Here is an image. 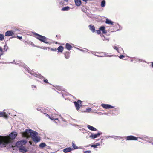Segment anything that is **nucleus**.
<instances>
[{
  "label": "nucleus",
  "instance_id": "1",
  "mask_svg": "<svg viewBox=\"0 0 153 153\" xmlns=\"http://www.w3.org/2000/svg\"><path fill=\"white\" fill-rule=\"evenodd\" d=\"M17 133L16 132H12L8 136H0V146L2 147H6L10 149L14 145L13 140L17 136Z\"/></svg>",
  "mask_w": 153,
  "mask_h": 153
},
{
  "label": "nucleus",
  "instance_id": "2",
  "mask_svg": "<svg viewBox=\"0 0 153 153\" xmlns=\"http://www.w3.org/2000/svg\"><path fill=\"white\" fill-rule=\"evenodd\" d=\"M38 135V133L31 129H27L24 132L22 133V135L24 137L28 138L30 136L32 139Z\"/></svg>",
  "mask_w": 153,
  "mask_h": 153
},
{
  "label": "nucleus",
  "instance_id": "3",
  "mask_svg": "<svg viewBox=\"0 0 153 153\" xmlns=\"http://www.w3.org/2000/svg\"><path fill=\"white\" fill-rule=\"evenodd\" d=\"M27 142V140H22L17 142L15 146V143L14 145H13L12 147H10V148L9 149L10 150L12 149L13 150L16 149V148H19L22 147L23 146V145H25Z\"/></svg>",
  "mask_w": 153,
  "mask_h": 153
},
{
  "label": "nucleus",
  "instance_id": "4",
  "mask_svg": "<svg viewBox=\"0 0 153 153\" xmlns=\"http://www.w3.org/2000/svg\"><path fill=\"white\" fill-rule=\"evenodd\" d=\"M34 34L36 36V38L42 42H43L47 44H49V42L47 41L48 38L45 36L39 35L36 33Z\"/></svg>",
  "mask_w": 153,
  "mask_h": 153
},
{
  "label": "nucleus",
  "instance_id": "5",
  "mask_svg": "<svg viewBox=\"0 0 153 153\" xmlns=\"http://www.w3.org/2000/svg\"><path fill=\"white\" fill-rule=\"evenodd\" d=\"M74 103L75 105L76 110L78 111L80 108V107L82 106V102L80 100H78L77 102H74Z\"/></svg>",
  "mask_w": 153,
  "mask_h": 153
},
{
  "label": "nucleus",
  "instance_id": "6",
  "mask_svg": "<svg viewBox=\"0 0 153 153\" xmlns=\"http://www.w3.org/2000/svg\"><path fill=\"white\" fill-rule=\"evenodd\" d=\"M127 140H137L138 139V137L132 135L127 136L126 137Z\"/></svg>",
  "mask_w": 153,
  "mask_h": 153
},
{
  "label": "nucleus",
  "instance_id": "7",
  "mask_svg": "<svg viewBox=\"0 0 153 153\" xmlns=\"http://www.w3.org/2000/svg\"><path fill=\"white\" fill-rule=\"evenodd\" d=\"M101 105L103 108L106 109L114 108V106L108 104H102Z\"/></svg>",
  "mask_w": 153,
  "mask_h": 153
},
{
  "label": "nucleus",
  "instance_id": "8",
  "mask_svg": "<svg viewBox=\"0 0 153 153\" xmlns=\"http://www.w3.org/2000/svg\"><path fill=\"white\" fill-rule=\"evenodd\" d=\"M101 134V132H98L97 133L95 134H92L89 137L93 139H95L98 137Z\"/></svg>",
  "mask_w": 153,
  "mask_h": 153
},
{
  "label": "nucleus",
  "instance_id": "9",
  "mask_svg": "<svg viewBox=\"0 0 153 153\" xmlns=\"http://www.w3.org/2000/svg\"><path fill=\"white\" fill-rule=\"evenodd\" d=\"M14 34V32L12 30L7 31L5 33V36H10Z\"/></svg>",
  "mask_w": 153,
  "mask_h": 153
},
{
  "label": "nucleus",
  "instance_id": "10",
  "mask_svg": "<svg viewBox=\"0 0 153 153\" xmlns=\"http://www.w3.org/2000/svg\"><path fill=\"white\" fill-rule=\"evenodd\" d=\"M18 150L20 152L22 153H25L27 151V149L24 146L19 148Z\"/></svg>",
  "mask_w": 153,
  "mask_h": 153
},
{
  "label": "nucleus",
  "instance_id": "11",
  "mask_svg": "<svg viewBox=\"0 0 153 153\" xmlns=\"http://www.w3.org/2000/svg\"><path fill=\"white\" fill-rule=\"evenodd\" d=\"M32 139L35 143H37L40 141V137L37 136Z\"/></svg>",
  "mask_w": 153,
  "mask_h": 153
},
{
  "label": "nucleus",
  "instance_id": "12",
  "mask_svg": "<svg viewBox=\"0 0 153 153\" xmlns=\"http://www.w3.org/2000/svg\"><path fill=\"white\" fill-rule=\"evenodd\" d=\"M89 29L92 32H94L95 31V27L93 25H90L88 26Z\"/></svg>",
  "mask_w": 153,
  "mask_h": 153
},
{
  "label": "nucleus",
  "instance_id": "13",
  "mask_svg": "<svg viewBox=\"0 0 153 153\" xmlns=\"http://www.w3.org/2000/svg\"><path fill=\"white\" fill-rule=\"evenodd\" d=\"M72 150V148L71 147H68L64 149L63 152L64 153H67L70 152Z\"/></svg>",
  "mask_w": 153,
  "mask_h": 153
},
{
  "label": "nucleus",
  "instance_id": "14",
  "mask_svg": "<svg viewBox=\"0 0 153 153\" xmlns=\"http://www.w3.org/2000/svg\"><path fill=\"white\" fill-rule=\"evenodd\" d=\"M87 127L88 129L91 131H96L97 130V129L95 128L90 125H88Z\"/></svg>",
  "mask_w": 153,
  "mask_h": 153
},
{
  "label": "nucleus",
  "instance_id": "15",
  "mask_svg": "<svg viewBox=\"0 0 153 153\" xmlns=\"http://www.w3.org/2000/svg\"><path fill=\"white\" fill-rule=\"evenodd\" d=\"M4 117L5 118H7L8 117V115L5 112H0V117Z\"/></svg>",
  "mask_w": 153,
  "mask_h": 153
},
{
  "label": "nucleus",
  "instance_id": "16",
  "mask_svg": "<svg viewBox=\"0 0 153 153\" xmlns=\"http://www.w3.org/2000/svg\"><path fill=\"white\" fill-rule=\"evenodd\" d=\"M65 47L68 50L71 49L72 48V46L70 44L68 43H67L66 44Z\"/></svg>",
  "mask_w": 153,
  "mask_h": 153
},
{
  "label": "nucleus",
  "instance_id": "17",
  "mask_svg": "<svg viewBox=\"0 0 153 153\" xmlns=\"http://www.w3.org/2000/svg\"><path fill=\"white\" fill-rule=\"evenodd\" d=\"M64 54L65 58L68 59L70 58V53L69 52H66L65 53H64Z\"/></svg>",
  "mask_w": 153,
  "mask_h": 153
},
{
  "label": "nucleus",
  "instance_id": "18",
  "mask_svg": "<svg viewBox=\"0 0 153 153\" xmlns=\"http://www.w3.org/2000/svg\"><path fill=\"white\" fill-rule=\"evenodd\" d=\"M75 2L76 5L77 6H80L81 4L80 0H75Z\"/></svg>",
  "mask_w": 153,
  "mask_h": 153
},
{
  "label": "nucleus",
  "instance_id": "19",
  "mask_svg": "<svg viewBox=\"0 0 153 153\" xmlns=\"http://www.w3.org/2000/svg\"><path fill=\"white\" fill-rule=\"evenodd\" d=\"M105 23L107 24H110L111 25H113L114 22L109 20V19H106Z\"/></svg>",
  "mask_w": 153,
  "mask_h": 153
},
{
  "label": "nucleus",
  "instance_id": "20",
  "mask_svg": "<svg viewBox=\"0 0 153 153\" xmlns=\"http://www.w3.org/2000/svg\"><path fill=\"white\" fill-rule=\"evenodd\" d=\"M64 48L62 46H59L57 48V50L59 51V52H62L63 51Z\"/></svg>",
  "mask_w": 153,
  "mask_h": 153
},
{
  "label": "nucleus",
  "instance_id": "21",
  "mask_svg": "<svg viewBox=\"0 0 153 153\" xmlns=\"http://www.w3.org/2000/svg\"><path fill=\"white\" fill-rule=\"evenodd\" d=\"M70 7L68 6H67L66 7H64L62 8L61 10L62 11H68L69 10Z\"/></svg>",
  "mask_w": 153,
  "mask_h": 153
},
{
  "label": "nucleus",
  "instance_id": "22",
  "mask_svg": "<svg viewBox=\"0 0 153 153\" xmlns=\"http://www.w3.org/2000/svg\"><path fill=\"white\" fill-rule=\"evenodd\" d=\"M100 146V143H97L95 144H93L91 146L92 147H94V148H97V146Z\"/></svg>",
  "mask_w": 153,
  "mask_h": 153
},
{
  "label": "nucleus",
  "instance_id": "23",
  "mask_svg": "<svg viewBox=\"0 0 153 153\" xmlns=\"http://www.w3.org/2000/svg\"><path fill=\"white\" fill-rule=\"evenodd\" d=\"M105 0H102L101 2V6L102 7H104L105 6Z\"/></svg>",
  "mask_w": 153,
  "mask_h": 153
},
{
  "label": "nucleus",
  "instance_id": "24",
  "mask_svg": "<svg viewBox=\"0 0 153 153\" xmlns=\"http://www.w3.org/2000/svg\"><path fill=\"white\" fill-rule=\"evenodd\" d=\"M46 146V144L45 143H42L40 144L39 146L40 148H43L45 147Z\"/></svg>",
  "mask_w": 153,
  "mask_h": 153
},
{
  "label": "nucleus",
  "instance_id": "25",
  "mask_svg": "<svg viewBox=\"0 0 153 153\" xmlns=\"http://www.w3.org/2000/svg\"><path fill=\"white\" fill-rule=\"evenodd\" d=\"M72 146L73 148L75 149H78V147L73 142H72Z\"/></svg>",
  "mask_w": 153,
  "mask_h": 153
},
{
  "label": "nucleus",
  "instance_id": "26",
  "mask_svg": "<svg viewBox=\"0 0 153 153\" xmlns=\"http://www.w3.org/2000/svg\"><path fill=\"white\" fill-rule=\"evenodd\" d=\"M91 109L89 107L87 108L86 109V111L85 112H90L91 111Z\"/></svg>",
  "mask_w": 153,
  "mask_h": 153
},
{
  "label": "nucleus",
  "instance_id": "27",
  "mask_svg": "<svg viewBox=\"0 0 153 153\" xmlns=\"http://www.w3.org/2000/svg\"><path fill=\"white\" fill-rule=\"evenodd\" d=\"M4 36L3 34H0V41H2L4 39Z\"/></svg>",
  "mask_w": 153,
  "mask_h": 153
},
{
  "label": "nucleus",
  "instance_id": "28",
  "mask_svg": "<svg viewBox=\"0 0 153 153\" xmlns=\"http://www.w3.org/2000/svg\"><path fill=\"white\" fill-rule=\"evenodd\" d=\"M111 138H113L114 139H117L118 138H121V137L118 136H111Z\"/></svg>",
  "mask_w": 153,
  "mask_h": 153
},
{
  "label": "nucleus",
  "instance_id": "29",
  "mask_svg": "<svg viewBox=\"0 0 153 153\" xmlns=\"http://www.w3.org/2000/svg\"><path fill=\"white\" fill-rule=\"evenodd\" d=\"M100 29L101 31L104 30L105 29V27L104 26H102L100 27Z\"/></svg>",
  "mask_w": 153,
  "mask_h": 153
},
{
  "label": "nucleus",
  "instance_id": "30",
  "mask_svg": "<svg viewBox=\"0 0 153 153\" xmlns=\"http://www.w3.org/2000/svg\"><path fill=\"white\" fill-rule=\"evenodd\" d=\"M113 48L114 49L116 50L118 52H119L118 48L116 46H113Z\"/></svg>",
  "mask_w": 153,
  "mask_h": 153
},
{
  "label": "nucleus",
  "instance_id": "31",
  "mask_svg": "<svg viewBox=\"0 0 153 153\" xmlns=\"http://www.w3.org/2000/svg\"><path fill=\"white\" fill-rule=\"evenodd\" d=\"M4 49L7 51L8 49V47L6 45H5L4 46Z\"/></svg>",
  "mask_w": 153,
  "mask_h": 153
},
{
  "label": "nucleus",
  "instance_id": "32",
  "mask_svg": "<svg viewBox=\"0 0 153 153\" xmlns=\"http://www.w3.org/2000/svg\"><path fill=\"white\" fill-rule=\"evenodd\" d=\"M96 32L98 34H99L101 33L100 31L99 30H96Z\"/></svg>",
  "mask_w": 153,
  "mask_h": 153
},
{
  "label": "nucleus",
  "instance_id": "33",
  "mask_svg": "<svg viewBox=\"0 0 153 153\" xmlns=\"http://www.w3.org/2000/svg\"><path fill=\"white\" fill-rule=\"evenodd\" d=\"M91 151L90 150H88L84 151V153H91Z\"/></svg>",
  "mask_w": 153,
  "mask_h": 153
},
{
  "label": "nucleus",
  "instance_id": "34",
  "mask_svg": "<svg viewBox=\"0 0 153 153\" xmlns=\"http://www.w3.org/2000/svg\"><path fill=\"white\" fill-rule=\"evenodd\" d=\"M30 74L32 75H33L35 76H36V77H38V76H37L38 75L36 74H34V73H30Z\"/></svg>",
  "mask_w": 153,
  "mask_h": 153
},
{
  "label": "nucleus",
  "instance_id": "35",
  "mask_svg": "<svg viewBox=\"0 0 153 153\" xmlns=\"http://www.w3.org/2000/svg\"><path fill=\"white\" fill-rule=\"evenodd\" d=\"M17 37L19 40H21L22 39V36H17Z\"/></svg>",
  "mask_w": 153,
  "mask_h": 153
},
{
  "label": "nucleus",
  "instance_id": "36",
  "mask_svg": "<svg viewBox=\"0 0 153 153\" xmlns=\"http://www.w3.org/2000/svg\"><path fill=\"white\" fill-rule=\"evenodd\" d=\"M124 57H125V56L123 55H121L119 57V58L121 59L123 58Z\"/></svg>",
  "mask_w": 153,
  "mask_h": 153
},
{
  "label": "nucleus",
  "instance_id": "37",
  "mask_svg": "<svg viewBox=\"0 0 153 153\" xmlns=\"http://www.w3.org/2000/svg\"><path fill=\"white\" fill-rule=\"evenodd\" d=\"M44 82L46 83H48V80L46 79H44Z\"/></svg>",
  "mask_w": 153,
  "mask_h": 153
},
{
  "label": "nucleus",
  "instance_id": "38",
  "mask_svg": "<svg viewBox=\"0 0 153 153\" xmlns=\"http://www.w3.org/2000/svg\"><path fill=\"white\" fill-rule=\"evenodd\" d=\"M51 50L53 51H56V48H51Z\"/></svg>",
  "mask_w": 153,
  "mask_h": 153
},
{
  "label": "nucleus",
  "instance_id": "39",
  "mask_svg": "<svg viewBox=\"0 0 153 153\" xmlns=\"http://www.w3.org/2000/svg\"><path fill=\"white\" fill-rule=\"evenodd\" d=\"M76 49L82 52H84L85 51V50L80 49L79 48H76Z\"/></svg>",
  "mask_w": 153,
  "mask_h": 153
},
{
  "label": "nucleus",
  "instance_id": "40",
  "mask_svg": "<svg viewBox=\"0 0 153 153\" xmlns=\"http://www.w3.org/2000/svg\"><path fill=\"white\" fill-rule=\"evenodd\" d=\"M109 138H111V136H106L105 137V139H108Z\"/></svg>",
  "mask_w": 153,
  "mask_h": 153
},
{
  "label": "nucleus",
  "instance_id": "41",
  "mask_svg": "<svg viewBox=\"0 0 153 153\" xmlns=\"http://www.w3.org/2000/svg\"><path fill=\"white\" fill-rule=\"evenodd\" d=\"M103 33H107L105 29L104 30L102 31Z\"/></svg>",
  "mask_w": 153,
  "mask_h": 153
},
{
  "label": "nucleus",
  "instance_id": "42",
  "mask_svg": "<svg viewBox=\"0 0 153 153\" xmlns=\"http://www.w3.org/2000/svg\"><path fill=\"white\" fill-rule=\"evenodd\" d=\"M103 33H107L105 29L104 30L102 31Z\"/></svg>",
  "mask_w": 153,
  "mask_h": 153
},
{
  "label": "nucleus",
  "instance_id": "43",
  "mask_svg": "<svg viewBox=\"0 0 153 153\" xmlns=\"http://www.w3.org/2000/svg\"><path fill=\"white\" fill-rule=\"evenodd\" d=\"M44 114L47 117H50V116L47 113H44Z\"/></svg>",
  "mask_w": 153,
  "mask_h": 153
},
{
  "label": "nucleus",
  "instance_id": "44",
  "mask_svg": "<svg viewBox=\"0 0 153 153\" xmlns=\"http://www.w3.org/2000/svg\"><path fill=\"white\" fill-rule=\"evenodd\" d=\"M0 51L2 53L3 52V50L1 47H0Z\"/></svg>",
  "mask_w": 153,
  "mask_h": 153
},
{
  "label": "nucleus",
  "instance_id": "45",
  "mask_svg": "<svg viewBox=\"0 0 153 153\" xmlns=\"http://www.w3.org/2000/svg\"><path fill=\"white\" fill-rule=\"evenodd\" d=\"M149 143L153 145V139H152V140L149 142Z\"/></svg>",
  "mask_w": 153,
  "mask_h": 153
},
{
  "label": "nucleus",
  "instance_id": "46",
  "mask_svg": "<svg viewBox=\"0 0 153 153\" xmlns=\"http://www.w3.org/2000/svg\"><path fill=\"white\" fill-rule=\"evenodd\" d=\"M102 39L103 40H104L105 39V37L104 36H103L102 38Z\"/></svg>",
  "mask_w": 153,
  "mask_h": 153
},
{
  "label": "nucleus",
  "instance_id": "47",
  "mask_svg": "<svg viewBox=\"0 0 153 153\" xmlns=\"http://www.w3.org/2000/svg\"><path fill=\"white\" fill-rule=\"evenodd\" d=\"M49 118H50L51 120H53V119H54V118H53V117H49Z\"/></svg>",
  "mask_w": 153,
  "mask_h": 153
},
{
  "label": "nucleus",
  "instance_id": "48",
  "mask_svg": "<svg viewBox=\"0 0 153 153\" xmlns=\"http://www.w3.org/2000/svg\"><path fill=\"white\" fill-rule=\"evenodd\" d=\"M33 87L34 88H36V86H35L34 85H33L32 86V87L33 88Z\"/></svg>",
  "mask_w": 153,
  "mask_h": 153
},
{
  "label": "nucleus",
  "instance_id": "49",
  "mask_svg": "<svg viewBox=\"0 0 153 153\" xmlns=\"http://www.w3.org/2000/svg\"><path fill=\"white\" fill-rule=\"evenodd\" d=\"M152 67L153 68V62H152Z\"/></svg>",
  "mask_w": 153,
  "mask_h": 153
},
{
  "label": "nucleus",
  "instance_id": "50",
  "mask_svg": "<svg viewBox=\"0 0 153 153\" xmlns=\"http://www.w3.org/2000/svg\"><path fill=\"white\" fill-rule=\"evenodd\" d=\"M62 120L63 121H64V122L65 121V119H64V118L63 119H62Z\"/></svg>",
  "mask_w": 153,
  "mask_h": 153
},
{
  "label": "nucleus",
  "instance_id": "51",
  "mask_svg": "<svg viewBox=\"0 0 153 153\" xmlns=\"http://www.w3.org/2000/svg\"><path fill=\"white\" fill-rule=\"evenodd\" d=\"M83 1L86 2L88 0H82Z\"/></svg>",
  "mask_w": 153,
  "mask_h": 153
},
{
  "label": "nucleus",
  "instance_id": "52",
  "mask_svg": "<svg viewBox=\"0 0 153 153\" xmlns=\"http://www.w3.org/2000/svg\"><path fill=\"white\" fill-rule=\"evenodd\" d=\"M29 143L30 145H32V142L31 141H29Z\"/></svg>",
  "mask_w": 153,
  "mask_h": 153
},
{
  "label": "nucleus",
  "instance_id": "53",
  "mask_svg": "<svg viewBox=\"0 0 153 153\" xmlns=\"http://www.w3.org/2000/svg\"><path fill=\"white\" fill-rule=\"evenodd\" d=\"M55 119V120H58V118H55V119Z\"/></svg>",
  "mask_w": 153,
  "mask_h": 153
},
{
  "label": "nucleus",
  "instance_id": "54",
  "mask_svg": "<svg viewBox=\"0 0 153 153\" xmlns=\"http://www.w3.org/2000/svg\"><path fill=\"white\" fill-rule=\"evenodd\" d=\"M105 39L107 40L108 41H109V39L108 38L107 39Z\"/></svg>",
  "mask_w": 153,
  "mask_h": 153
},
{
  "label": "nucleus",
  "instance_id": "55",
  "mask_svg": "<svg viewBox=\"0 0 153 153\" xmlns=\"http://www.w3.org/2000/svg\"><path fill=\"white\" fill-rule=\"evenodd\" d=\"M61 118L62 119V120L63 119V118L62 117H61Z\"/></svg>",
  "mask_w": 153,
  "mask_h": 153
},
{
  "label": "nucleus",
  "instance_id": "56",
  "mask_svg": "<svg viewBox=\"0 0 153 153\" xmlns=\"http://www.w3.org/2000/svg\"><path fill=\"white\" fill-rule=\"evenodd\" d=\"M78 126V125H76V126Z\"/></svg>",
  "mask_w": 153,
  "mask_h": 153
},
{
  "label": "nucleus",
  "instance_id": "57",
  "mask_svg": "<svg viewBox=\"0 0 153 153\" xmlns=\"http://www.w3.org/2000/svg\"><path fill=\"white\" fill-rule=\"evenodd\" d=\"M139 138H140L141 139H143V138L142 137H139Z\"/></svg>",
  "mask_w": 153,
  "mask_h": 153
},
{
  "label": "nucleus",
  "instance_id": "58",
  "mask_svg": "<svg viewBox=\"0 0 153 153\" xmlns=\"http://www.w3.org/2000/svg\"><path fill=\"white\" fill-rule=\"evenodd\" d=\"M117 25H118V26H119V27H120V26L119 25V24H117Z\"/></svg>",
  "mask_w": 153,
  "mask_h": 153
},
{
  "label": "nucleus",
  "instance_id": "59",
  "mask_svg": "<svg viewBox=\"0 0 153 153\" xmlns=\"http://www.w3.org/2000/svg\"><path fill=\"white\" fill-rule=\"evenodd\" d=\"M42 77H43V76H40L41 78H42Z\"/></svg>",
  "mask_w": 153,
  "mask_h": 153
},
{
  "label": "nucleus",
  "instance_id": "60",
  "mask_svg": "<svg viewBox=\"0 0 153 153\" xmlns=\"http://www.w3.org/2000/svg\"><path fill=\"white\" fill-rule=\"evenodd\" d=\"M59 117H60V118H61V117H62L61 115H59Z\"/></svg>",
  "mask_w": 153,
  "mask_h": 153
},
{
  "label": "nucleus",
  "instance_id": "61",
  "mask_svg": "<svg viewBox=\"0 0 153 153\" xmlns=\"http://www.w3.org/2000/svg\"><path fill=\"white\" fill-rule=\"evenodd\" d=\"M7 63H13V62H7Z\"/></svg>",
  "mask_w": 153,
  "mask_h": 153
},
{
  "label": "nucleus",
  "instance_id": "62",
  "mask_svg": "<svg viewBox=\"0 0 153 153\" xmlns=\"http://www.w3.org/2000/svg\"><path fill=\"white\" fill-rule=\"evenodd\" d=\"M121 49V50H122L123 51V49L122 48H121V49Z\"/></svg>",
  "mask_w": 153,
  "mask_h": 153
},
{
  "label": "nucleus",
  "instance_id": "63",
  "mask_svg": "<svg viewBox=\"0 0 153 153\" xmlns=\"http://www.w3.org/2000/svg\"><path fill=\"white\" fill-rule=\"evenodd\" d=\"M86 138H88V137H86Z\"/></svg>",
  "mask_w": 153,
  "mask_h": 153
},
{
  "label": "nucleus",
  "instance_id": "64",
  "mask_svg": "<svg viewBox=\"0 0 153 153\" xmlns=\"http://www.w3.org/2000/svg\"><path fill=\"white\" fill-rule=\"evenodd\" d=\"M107 114L106 113H105V114Z\"/></svg>",
  "mask_w": 153,
  "mask_h": 153
}]
</instances>
